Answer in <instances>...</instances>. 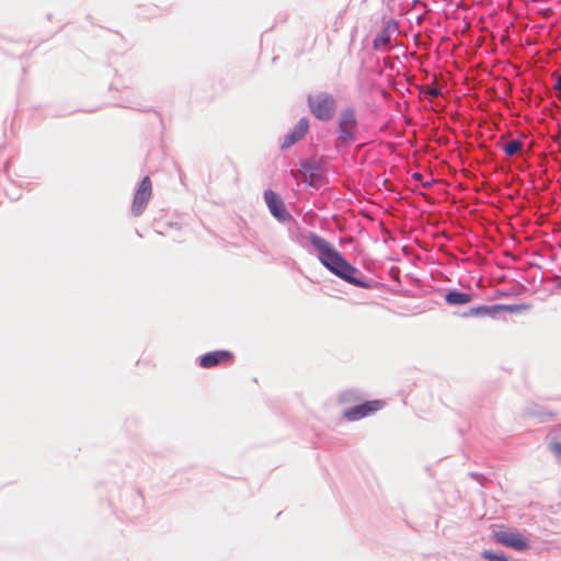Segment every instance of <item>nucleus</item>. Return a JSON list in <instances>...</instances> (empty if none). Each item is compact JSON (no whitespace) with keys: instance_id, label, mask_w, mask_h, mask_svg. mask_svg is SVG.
Listing matches in <instances>:
<instances>
[{"instance_id":"nucleus-1","label":"nucleus","mask_w":561,"mask_h":561,"mask_svg":"<svg viewBox=\"0 0 561 561\" xmlns=\"http://www.w3.org/2000/svg\"><path fill=\"white\" fill-rule=\"evenodd\" d=\"M311 244L318 251L320 262L331 273L354 286L360 288L370 287L367 282L357 277L359 274L358 270L350 264L329 241L319 236H312Z\"/></svg>"},{"instance_id":"nucleus-2","label":"nucleus","mask_w":561,"mask_h":561,"mask_svg":"<svg viewBox=\"0 0 561 561\" xmlns=\"http://www.w3.org/2000/svg\"><path fill=\"white\" fill-rule=\"evenodd\" d=\"M307 103L311 114L320 121H330L336 111L335 99L327 92L309 94Z\"/></svg>"},{"instance_id":"nucleus-3","label":"nucleus","mask_w":561,"mask_h":561,"mask_svg":"<svg viewBox=\"0 0 561 561\" xmlns=\"http://www.w3.org/2000/svg\"><path fill=\"white\" fill-rule=\"evenodd\" d=\"M339 137L341 144L348 145L354 141L355 130L357 126L355 112L353 108H344L339 117Z\"/></svg>"},{"instance_id":"nucleus-4","label":"nucleus","mask_w":561,"mask_h":561,"mask_svg":"<svg viewBox=\"0 0 561 561\" xmlns=\"http://www.w3.org/2000/svg\"><path fill=\"white\" fill-rule=\"evenodd\" d=\"M383 407L385 401L382 400L366 401L362 404L345 410L343 412V416L350 422H355L364 417L370 416L371 414L381 410Z\"/></svg>"},{"instance_id":"nucleus-5","label":"nucleus","mask_w":561,"mask_h":561,"mask_svg":"<svg viewBox=\"0 0 561 561\" xmlns=\"http://www.w3.org/2000/svg\"><path fill=\"white\" fill-rule=\"evenodd\" d=\"M152 194V184L149 176H145L140 182L139 187L137 188L133 205L131 211L135 216H139L144 209L146 208L150 197Z\"/></svg>"},{"instance_id":"nucleus-6","label":"nucleus","mask_w":561,"mask_h":561,"mask_svg":"<svg viewBox=\"0 0 561 561\" xmlns=\"http://www.w3.org/2000/svg\"><path fill=\"white\" fill-rule=\"evenodd\" d=\"M264 201L271 214L279 221H287L290 219V214L287 211L283 199L272 190L264 192Z\"/></svg>"},{"instance_id":"nucleus-7","label":"nucleus","mask_w":561,"mask_h":561,"mask_svg":"<svg viewBox=\"0 0 561 561\" xmlns=\"http://www.w3.org/2000/svg\"><path fill=\"white\" fill-rule=\"evenodd\" d=\"M233 359L234 356L231 352L220 350L204 354L199 359V365L203 368H213L218 365L232 363Z\"/></svg>"},{"instance_id":"nucleus-8","label":"nucleus","mask_w":561,"mask_h":561,"mask_svg":"<svg viewBox=\"0 0 561 561\" xmlns=\"http://www.w3.org/2000/svg\"><path fill=\"white\" fill-rule=\"evenodd\" d=\"M495 539L497 542L517 551L526 550L529 547L528 540L518 533L499 531L495 534Z\"/></svg>"},{"instance_id":"nucleus-9","label":"nucleus","mask_w":561,"mask_h":561,"mask_svg":"<svg viewBox=\"0 0 561 561\" xmlns=\"http://www.w3.org/2000/svg\"><path fill=\"white\" fill-rule=\"evenodd\" d=\"M398 31V23L394 20H389L383 25L380 33L374 39L375 49H385L389 46L391 37Z\"/></svg>"},{"instance_id":"nucleus-10","label":"nucleus","mask_w":561,"mask_h":561,"mask_svg":"<svg viewBox=\"0 0 561 561\" xmlns=\"http://www.w3.org/2000/svg\"><path fill=\"white\" fill-rule=\"evenodd\" d=\"M309 128V123L307 118H301L295 129L289 133L283 142V147L287 148L299 141L301 138L305 137Z\"/></svg>"},{"instance_id":"nucleus-11","label":"nucleus","mask_w":561,"mask_h":561,"mask_svg":"<svg viewBox=\"0 0 561 561\" xmlns=\"http://www.w3.org/2000/svg\"><path fill=\"white\" fill-rule=\"evenodd\" d=\"M516 307L514 306H501V305H495V306H481V307H477V308H472L470 310V313L471 314H474V316H493L500 311H503V310H515Z\"/></svg>"},{"instance_id":"nucleus-12","label":"nucleus","mask_w":561,"mask_h":561,"mask_svg":"<svg viewBox=\"0 0 561 561\" xmlns=\"http://www.w3.org/2000/svg\"><path fill=\"white\" fill-rule=\"evenodd\" d=\"M471 295L458 291H449L445 296V300L449 305H465L471 301Z\"/></svg>"},{"instance_id":"nucleus-13","label":"nucleus","mask_w":561,"mask_h":561,"mask_svg":"<svg viewBox=\"0 0 561 561\" xmlns=\"http://www.w3.org/2000/svg\"><path fill=\"white\" fill-rule=\"evenodd\" d=\"M523 148V142L519 140H512L503 145L502 149L507 156H514Z\"/></svg>"},{"instance_id":"nucleus-14","label":"nucleus","mask_w":561,"mask_h":561,"mask_svg":"<svg viewBox=\"0 0 561 561\" xmlns=\"http://www.w3.org/2000/svg\"><path fill=\"white\" fill-rule=\"evenodd\" d=\"M482 556H483V558H485L490 561H507V559L504 556H499L489 550L483 551Z\"/></svg>"},{"instance_id":"nucleus-15","label":"nucleus","mask_w":561,"mask_h":561,"mask_svg":"<svg viewBox=\"0 0 561 561\" xmlns=\"http://www.w3.org/2000/svg\"><path fill=\"white\" fill-rule=\"evenodd\" d=\"M425 94L430 98H436L440 94V91L435 87L427 88Z\"/></svg>"},{"instance_id":"nucleus-16","label":"nucleus","mask_w":561,"mask_h":561,"mask_svg":"<svg viewBox=\"0 0 561 561\" xmlns=\"http://www.w3.org/2000/svg\"><path fill=\"white\" fill-rule=\"evenodd\" d=\"M551 450L561 460V443H553L551 445Z\"/></svg>"},{"instance_id":"nucleus-17","label":"nucleus","mask_w":561,"mask_h":561,"mask_svg":"<svg viewBox=\"0 0 561 561\" xmlns=\"http://www.w3.org/2000/svg\"><path fill=\"white\" fill-rule=\"evenodd\" d=\"M556 415H557V413H554V412H548V413H543V414H538V417H540L541 420H543L545 417H549V419H551V417H553V416H556Z\"/></svg>"},{"instance_id":"nucleus-18","label":"nucleus","mask_w":561,"mask_h":561,"mask_svg":"<svg viewBox=\"0 0 561 561\" xmlns=\"http://www.w3.org/2000/svg\"><path fill=\"white\" fill-rule=\"evenodd\" d=\"M553 89L561 92V76L557 79V82L553 85Z\"/></svg>"},{"instance_id":"nucleus-19","label":"nucleus","mask_w":561,"mask_h":561,"mask_svg":"<svg viewBox=\"0 0 561 561\" xmlns=\"http://www.w3.org/2000/svg\"><path fill=\"white\" fill-rule=\"evenodd\" d=\"M557 287H558L559 289H561V278H558V280H557Z\"/></svg>"},{"instance_id":"nucleus-20","label":"nucleus","mask_w":561,"mask_h":561,"mask_svg":"<svg viewBox=\"0 0 561 561\" xmlns=\"http://www.w3.org/2000/svg\"><path fill=\"white\" fill-rule=\"evenodd\" d=\"M414 178H416V180H420L421 174H420V173H415V174H414Z\"/></svg>"}]
</instances>
